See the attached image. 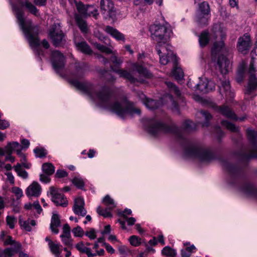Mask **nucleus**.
Returning <instances> with one entry per match:
<instances>
[{
  "mask_svg": "<svg viewBox=\"0 0 257 257\" xmlns=\"http://www.w3.org/2000/svg\"><path fill=\"white\" fill-rule=\"evenodd\" d=\"M76 248L82 253L86 254L88 257H94L95 254H92L91 248L86 246L82 241H80L75 245Z\"/></svg>",
  "mask_w": 257,
  "mask_h": 257,
  "instance_id": "nucleus-25",
  "label": "nucleus"
},
{
  "mask_svg": "<svg viewBox=\"0 0 257 257\" xmlns=\"http://www.w3.org/2000/svg\"><path fill=\"white\" fill-rule=\"evenodd\" d=\"M216 66L215 69L219 71L221 74L222 75L226 74L231 68L230 66L231 65H215Z\"/></svg>",
  "mask_w": 257,
  "mask_h": 257,
  "instance_id": "nucleus-49",
  "label": "nucleus"
},
{
  "mask_svg": "<svg viewBox=\"0 0 257 257\" xmlns=\"http://www.w3.org/2000/svg\"><path fill=\"white\" fill-rule=\"evenodd\" d=\"M14 170L19 177L25 179L28 178V174L25 170L22 168V165L21 164L17 163V164L14 167Z\"/></svg>",
  "mask_w": 257,
  "mask_h": 257,
  "instance_id": "nucleus-38",
  "label": "nucleus"
},
{
  "mask_svg": "<svg viewBox=\"0 0 257 257\" xmlns=\"http://www.w3.org/2000/svg\"><path fill=\"white\" fill-rule=\"evenodd\" d=\"M66 65H52L55 72L63 77L72 76L70 83L89 97L99 106L115 113L118 116L124 118L126 115H140L141 110L136 107L134 104L126 99L119 101L116 95L106 88H102L96 91L94 86L87 81H79L76 78H81L85 73V69L80 65L74 68L66 67Z\"/></svg>",
  "mask_w": 257,
  "mask_h": 257,
  "instance_id": "nucleus-1",
  "label": "nucleus"
},
{
  "mask_svg": "<svg viewBox=\"0 0 257 257\" xmlns=\"http://www.w3.org/2000/svg\"><path fill=\"white\" fill-rule=\"evenodd\" d=\"M10 125L8 121L6 120L0 119V129L5 130Z\"/></svg>",
  "mask_w": 257,
  "mask_h": 257,
  "instance_id": "nucleus-64",
  "label": "nucleus"
},
{
  "mask_svg": "<svg viewBox=\"0 0 257 257\" xmlns=\"http://www.w3.org/2000/svg\"><path fill=\"white\" fill-rule=\"evenodd\" d=\"M85 234L91 240L96 238V231L94 228H91L89 231H86Z\"/></svg>",
  "mask_w": 257,
  "mask_h": 257,
  "instance_id": "nucleus-60",
  "label": "nucleus"
},
{
  "mask_svg": "<svg viewBox=\"0 0 257 257\" xmlns=\"http://www.w3.org/2000/svg\"><path fill=\"white\" fill-rule=\"evenodd\" d=\"M51 60L52 64H60L64 63L65 57L61 52L56 50L52 52Z\"/></svg>",
  "mask_w": 257,
  "mask_h": 257,
  "instance_id": "nucleus-24",
  "label": "nucleus"
},
{
  "mask_svg": "<svg viewBox=\"0 0 257 257\" xmlns=\"http://www.w3.org/2000/svg\"><path fill=\"white\" fill-rule=\"evenodd\" d=\"M184 130L187 132H191L196 129V124L192 121L186 120L183 124Z\"/></svg>",
  "mask_w": 257,
  "mask_h": 257,
  "instance_id": "nucleus-43",
  "label": "nucleus"
},
{
  "mask_svg": "<svg viewBox=\"0 0 257 257\" xmlns=\"http://www.w3.org/2000/svg\"><path fill=\"white\" fill-rule=\"evenodd\" d=\"M75 20L77 24L83 33H87L88 28L86 22L82 19L78 15L75 16Z\"/></svg>",
  "mask_w": 257,
  "mask_h": 257,
  "instance_id": "nucleus-33",
  "label": "nucleus"
},
{
  "mask_svg": "<svg viewBox=\"0 0 257 257\" xmlns=\"http://www.w3.org/2000/svg\"><path fill=\"white\" fill-rule=\"evenodd\" d=\"M94 46L101 52L109 54L112 53V50L110 47H106L103 45L99 44L98 43H94Z\"/></svg>",
  "mask_w": 257,
  "mask_h": 257,
  "instance_id": "nucleus-40",
  "label": "nucleus"
},
{
  "mask_svg": "<svg viewBox=\"0 0 257 257\" xmlns=\"http://www.w3.org/2000/svg\"><path fill=\"white\" fill-rule=\"evenodd\" d=\"M73 184L79 188H82L84 186V181L80 177H75L72 180Z\"/></svg>",
  "mask_w": 257,
  "mask_h": 257,
  "instance_id": "nucleus-56",
  "label": "nucleus"
},
{
  "mask_svg": "<svg viewBox=\"0 0 257 257\" xmlns=\"http://www.w3.org/2000/svg\"><path fill=\"white\" fill-rule=\"evenodd\" d=\"M167 87L170 89L171 92L174 93L178 97L181 96V92L179 89L175 85L173 84L171 82H165Z\"/></svg>",
  "mask_w": 257,
  "mask_h": 257,
  "instance_id": "nucleus-47",
  "label": "nucleus"
},
{
  "mask_svg": "<svg viewBox=\"0 0 257 257\" xmlns=\"http://www.w3.org/2000/svg\"><path fill=\"white\" fill-rule=\"evenodd\" d=\"M19 4L26 8L31 14L35 16L38 15V10L37 9L33 4L28 1L26 0L25 2H22L20 0L19 1Z\"/></svg>",
  "mask_w": 257,
  "mask_h": 257,
  "instance_id": "nucleus-27",
  "label": "nucleus"
},
{
  "mask_svg": "<svg viewBox=\"0 0 257 257\" xmlns=\"http://www.w3.org/2000/svg\"><path fill=\"white\" fill-rule=\"evenodd\" d=\"M149 57L145 53H139L138 56V64L148 63Z\"/></svg>",
  "mask_w": 257,
  "mask_h": 257,
  "instance_id": "nucleus-52",
  "label": "nucleus"
},
{
  "mask_svg": "<svg viewBox=\"0 0 257 257\" xmlns=\"http://www.w3.org/2000/svg\"><path fill=\"white\" fill-rule=\"evenodd\" d=\"M230 60L224 55H219L217 60V64H229Z\"/></svg>",
  "mask_w": 257,
  "mask_h": 257,
  "instance_id": "nucleus-55",
  "label": "nucleus"
},
{
  "mask_svg": "<svg viewBox=\"0 0 257 257\" xmlns=\"http://www.w3.org/2000/svg\"><path fill=\"white\" fill-rule=\"evenodd\" d=\"M4 244L5 246L10 245L12 246L3 250L0 248V257H12L22 250L21 244L16 242L11 236H8L5 240Z\"/></svg>",
  "mask_w": 257,
  "mask_h": 257,
  "instance_id": "nucleus-8",
  "label": "nucleus"
},
{
  "mask_svg": "<svg viewBox=\"0 0 257 257\" xmlns=\"http://www.w3.org/2000/svg\"><path fill=\"white\" fill-rule=\"evenodd\" d=\"M162 253L166 257H175L177 253L175 249L166 246L162 250Z\"/></svg>",
  "mask_w": 257,
  "mask_h": 257,
  "instance_id": "nucleus-39",
  "label": "nucleus"
},
{
  "mask_svg": "<svg viewBox=\"0 0 257 257\" xmlns=\"http://www.w3.org/2000/svg\"><path fill=\"white\" fill-rule=\"evenodd\" d=\"M146 125L148 131L155 137L160 136L167 133H175L177 131V128L175 125L169 126L155 118L148 119Z\"/></svg>",
  "mask_w": 257,
  "mask_h": 257,
  "instance_id": "nucleus-7",
  "label": "nucleus"
},
{
  "mask_svg": "<svg viewBox=\"0 0 257 257\" xmlns=\"http://www.w3.org/2000/svg\"><path fill=\"white\" fill-rule=\"evenodd\" d=\"M223 165L224 168L229 174L230 177L232 179H236L239 172V169L235 165L228 162L224 163Z\"/></svg>",
  "mask_w": 257,
  "mask_h": 257,
  "instance_id": "nucleus-22",
  "label": "nucleus"
},
{
  "mask_svg": "<svg viewBox=\"0 0 257 257\" xmlns=\"http://www.w3.org/2000/svg\"><path fill=\"white\" fill-rule=\"evenodd\" d=\"M241 191L245 194L249 195H255L256 190L251 184H245L241 188Z\"/></svg>",
  "mask_w": 257,
  "mask_h": 257,
  "instance_id": "nucleus-30",
  "label": "nucleus"
},
{
  "mask_svg": "<svg viewBox=\"0 0 257 257\" xmlns=\"http://www.w3.org/2000/svg\"><path fill=\"white\" fill-rule=\"evenodd\" d=\"M49 194L51 196L52 201L57 206L66 207L68 205V201L63 194L60 193L54 187H51L49 189Z\"/></svg>",
  "mask_w": 257,
  "mask_h": 257,
  "instance_id": "nucleus-11",
  "label": "nucleus"
},
{
  "mask_svg": "<svg viewBox=\"0 0 257 257\" xmlns=\"http://www.w3.org/2000/svg\"><path fill=\"white\" fill-rule=\"evenodd\" d=\"M41 192V188L40 185L36 182H33L28 186L26 191V195L30 197H38Z\"/></svg>",
  "mask_w": 257,
  "mask_h": 257,
  "instance_id": "nucleus-19",
  "label": "nucleus"
},
{
  "mask_svg": "<svg viewBox=\"0 0 257 257\" xmlns=\"http://www.w3.org/2000/svg\"><path fill=\"white\" fill-rule=\"evenodd\" d=\"M164 99L169 100V102L171 103V108L172 110L176 111L178 113H179L178 105L177 103L174 100L173 96L171 95H167L164 97Z\"/></svg>",
  "mask_w": 257,
  "mask_h": 257,
  "instance_id": "nucleus-46",
  "label": "nucleus"
},
{
  "mask_svg": "<svg viewBox=\"0 0 257 257\" xmlns=\"http://www.w3.org/2000/svg\"><path fill=\"white\" fill-rule=\"evenodd\" d=\"M100 9L103 14L107 15L110 18L115 16V10L111 0H101Z\"/></svg>",
  "mask_w": 257,
  "mask_h": 257,
  "instance_id": "nucleus-12",
  "label": "nucleus"
},
{
  "mask_svg": "<svg viewBox=\"0 0 257 257\" xmlns=\"http://www.w3.org/2000/svg\"><path fill=\"white\" fill-rule=\"evenodd\" d=\"M77 49L86 54H91L92 51L85 42H81L76 44Z\"/></svg>",
  "mask_w": 257,
  "mask_h": 257,
  "instance_id": "nucleus-29",
  "label": "nucleus"
},
{
  "mask_svg": "<svg viewBox=\"0 0 257 257\" xmlns=\"http://www.w3.org/2000/svg\"><path fill=\"white\" fill-rule=\"evenodd\" d=\"M76 8L78 12L82 15L83 16L85 17V10L86 9V6L81 3H76Z\"/></svg>",
  "mask_w": 257,
  "mask_h": 257,
  "instance_id": "nucleus-57",
  "label": "nucleus"
},
{
  "mask_svg": "<svg viewBox=\"0 0 257 257\" xmlns=\"http://www.w3.org/2000/svg\"><path fill=\"white\" fill-rule=\"evenodd\" d=\"M139 97L142 100L143 103L149 109H154L159 107L162 103V101H156L153 99H149L143 92L138 93Z\"/></svg>",
  "mask_w": 257,
  "mask_h": 257,
  "instance_id": "nucleus-15",
  "label": "nucleus"
},
{
  "mask_svg": "<svg viewBox=\"0 0 257 257\" xmlns=\"http://www.w3.org/2000/svg\"><path fill=\"white\" fill-rule=\"evenodd\" d=\"M112 56L110 57L111 61L114 64H120L122 63V60L121 58L118 57L117 53L116 51H113L111 53Z\"/></svg>",
  "mask_w": 257,
  "mask_h": 257,
  "instance_id": "nucleus-48",
  "label": "nucleus"
},
{
  "mask_svg": "<svg viewBox=\"0 0 257 257\" xmlns=\"http://www.w3.org/2000/svg\"><path fill=\"white\" fill-rule=\"evenodd\" d=\"M102 203L108 209L112 210L115 207V204L113 199L109 195H106L102 200Z\"/></svg>",
  "mask_w": 257,
  "mask_h": 257,
  "instance_id": "nucleus-32",
  "label": "nucleus"
},
{
  "mask_svg": "<svg viewBox=\"0 0 257 257\" xmlns=\"http://www.w3.org/2000/svg\"><path fill=\"white\" fill-rule=\"evenodd\" d=\"M199 79L200 82L196 85L197 89L204 93H206L215 88V86L211 81H209L206 79L203 81L201 77H200Z\"/></svg>",
  "mask_w": 257,
  "mask_h": 257,
  "instance_id": "nucleus-18",
  "label": "nucleus"
},
{
  "mask_svg": "<svg viewBox=\"0 0 257 257\" xmlns=\"http://www.w3.org/2000/svg\"><path fill=\"white\" fill-rule=\"evenodd\" d=\"M129 241L131 245L137 246L141 244V239L136 235H132L129 238Z\"/></svg>",
  "mask_w": 257,
  "mask_h": 257,
  "instance_id": "nucleus-51",
  "label": "nucleus"
},
{
  "mask_svg": "<svg viewBox=\"0 0 257 257\" xmlns=\"http://www.w3.org/2000/svg\"><path fill=\"white\" fill-rule=\"evenodd\" d=\"M99 14L95 7L93 6H87L85 10V17L92 16L95 19H97Z\"/></svg>",
  "mask_w": 257,
  "mask_h": 257,
  "instance_id": "nucleus-35",
  "label": "nucleus"
},
{
  "mask_svg": "<svg viewBox=\"0 0 257 257\" xmlns=\"http://www.w3.org/2000/svg\"><path fill=\"white\" fill-rule=\"evenodd\" d=\"M7 225L11 229L15 227V224L17 222V219L12 216H8L6 218Z\"/></svg>",
  "mask_w": 257,
  "mask_h": 257,
  "instance_id": "nucleus-54",
  "label": "nucleus"
},
{
  "mask_svg": "<svg viewBox=\"0 0 257 257\" xmlns=\"http://www.w3.org/2000/svg\"><path fill=\"white\" fill-rule=\"evenodd\" d=\"M118 65H113L111 67L112 71L118 74L120 77H124L130 80V82H135L134 78L131 75L130 72L128 71L120 69L118 67L114 68V67L117 66Z\"/></svg>",
  "mask_w": 257,
  "mask_h": 257,
  "instance_id": "nucleus-23",
  "label": "nucleus"
},
{
  "mask_svg": "<svg viewBox=\"0 0 257 257\" xmlns=\"http://www.w3.org/2000/svg\"><path fill=\"white\" fill-rule=\"evenodd\" d=\"M221 124L223 126L226 127L228 130L232 132H237L238 128L234 124L228 122L227 120H223L221 121Z\"/></svg>",
  "mask_w": 257,
  "mask_h": 257,
  "instance_id": "nucleus-45",
  "label": "nucleus"
},
{
  "mask_svg": "<svg viewBox=\"0 0 257 257\" xmlns=\"http://www.w3.org/2000/svg\"><path fill=\"white\" fill-rule=\"evenodd\" d=\"M55 175L57 178H61L66 177L68 175V173L65 170H58Z\"/></svg>",
  "mask_w": 257,
  "mask_h": 257,
  "instance_id": "nucleus-63",
  "label": "nucleus"
},
{
  "mask_svg": "<svg viewBox=\"0 0 257 257\" xmlns=\"http://www.w3.org/2000/svg\"><path fill=\"white\" fill-rule=\"evenodd\" d=\"M72 231L74 235L76 237H82L84 234L83 229L78 225L74 228Z\"/></svg>",
  "mask_w": 257,
  "mask_h": 257,
  "instance_id": "nucleus-53",
  "label": "nucleus"
},
{
  "mask_svg": "<svg viewBox=\"0 0 257 257\" xmlns=\"http://www.w3.org/2000/svg\"><path fill=\"white\" fill-rule=\"evenodd\" d=\"M199 117L204 119L205 121L202 122L203 126H208L209 125V121L211 119L212 115L208 112L206 111H201L198 113Z\"/></svg>",
  "mask_w": 257,
  "mask_h": 257,
  "instance_id": "nucleus-31",
  "label": "nucleus"
},
{
  "mask_svg": "<svg viewBox=\"0 0 257 257\" xmlns=\"http://www.w3.org/2000/svg\"><path fill=\"white\" fill-rule=\"evenodd\" d=\"M105 31L112 36L117 41H122L125 42V36L118 31L117 29L109 26H107L104 29Z\"/></svg>",
  "mask_w": 257,
  "mask_h": 257,
  "instance_id": "nucleus-20",
  "label": "nucleus"
},
{
  "mask_svg": "<svg viewBox=\"0 0 257 257\" xmlns=\"http://www.w3.org/2000/svg\"><path fill=\"white\" fill-rule=\"evenodd\" d=\"M34 152L37 157L42 158L46 155V150L44 149L36 148Z\"/></svg>",
  "mask_w": 257,
  "mask_h": 257,
  "instance_id": "nucleus-59",
  "label": "nucleus"
},
{
  "mask_svg": "<svg viewBox=\"0 0 257 257\" xmlns=\"http://www.w3.org/2000/svg\"><path fill=\"white\" fill-rule=\"evenodd\" d=\"M216 110L225 117L229 118L234 120H243V118L237 117L232 110L225 104H224L222 106H217L216 107Z\"/></svg>",
  "mask_w": 257,
  "mask_h": 257,
  "instance_id": "nucleus-16",
  "label": "nucleus"
},
{
  "mask_svg": "<svg viewBox=\"0 0 257 257\" xmlns=\"http://www.w3.org/2000/svg\"><path fill=\"white\" fill-rule=\"evenodd\" d=\"M13 9L15 12L17 21L23 30L30 46L35 51L39 49L40 42L37 37L38 29L33 27L30 20L24 18V13L17 6L13 5Z\"/></svg>",
  "mask_w": 257,
  "mask_h": 257,
  "instance_id": "nucleus-4",
  "label": "nucleus"
},
{
  "mask_svg": "<svg viewBox=\"0 0 257 257\" xmlns=\"http://www.w3.org/2000/svg\"><path fill=\"white\" fill-rule=\"evenodd\" d=\"M12 192L15 194L17 199H19L23 196L22 190L18 187H14L12 188Z\"/></svg>",
  "mask_w": 257,
  "mask_h": 257,
  "instance_id": "nucleus-58",
  "label": "nucleus"
},
{
  "mask_svg": "<svg viewBox=\"0 0 257 257\" xmlns=\"http://www.w3.org/2000/svg\"><path fill=\"white\" fill-rule=\"evenodd\" d=\"M250 46V39L249 36L245 34L238 40L237 48L238 51L242 53H246Z\"/></svg>",
  "mask_w": 257,
  "mask_h": 257,
  "instance_id": "nucleus-14",
  "label": "nucleus"
},
{
  "mask_svg": "<svg viewBox=\"0 0 257 257\" xmlns=\"http://www.w3.org/2000/svg\"><path fill=\"white\" fill-rule=\"evenodd\" d=\"M219 91L222 96L224 95L226 97L230 98L233 96V93L231 90L230 83L228 81H222L221 85L219 86Z\"/></svg>",
  "mask_w": 257,
  "mask_h": 257,
  "instance_id": "nucleus-21",
  "label": "nucleus"
},
{
  "mask_svg": "<svg viewBox=\"0 0 257 257\" xmlns=\"http://www.w3.org/2000/svg\"><path fill=\"white\" fill-rule=\"evenodd\" d=\"M63 243L66 246L72 247V240L71 235H60Z\"/></svg>",
  "mask_w": 257,
  "mask_h": 257,
  "instance_id": "nucleus-50",
  "label": "nucleus"
},
{
  "mask_svg": "<svg viewBox=\"0 0 257 257\" xmlns=\"http://www.w3.org/2000/svg\"><path fill=\"white\" fill-rule=\"evenodd\" d=\"M42 169L44 173L51 175L55 171V167L51 163H46L43 164Z\"/></svg>",
  "mask_w": 257,
  "mask_h": 257,
  "instance_id": "nucleus-37",
  "label": "nucleus"
},
{
  "mask_svg": "<svg viewBox=\"0 0 257 257\" xmlns=\"http://www.w3.org/2000/svg\"><path fill=\"white\" fill-rule=\"evenodd\" d=\"M60 224V220L59 216L57 213H53L51 218V222L50 224V228L51 231L55 234L59 232V230L57 227Z\"/></svg>",
  "mask_w": 257,
  "mask_h": 257,
  "instance_id": "nucleus-26",
  "label": "nucleus"
},
{
  "mask_svg": "<svg viewBox=\"0 0 257 257\" xmlns=\"http://www.w3.org/2000/svg\"><path fill=\"white\" fill-rule=\"evenodd\" d=\"M51 244L49 245L50 251L52 253L55 254L56 256H58L60 253V245L59 244L55 243L54 242H50Z\"/></svg>",
  "mask_w": 257,
  "mask_h": 257,
  "instance_id": "nucleus-42",
  "label": "nucleus"
},
{
  "mask_svg": "<svg viewBox=\"0 0 257 257\" xmlns=\"http://www.w3.org/2000/svg\"><path fill=\"white\" fill-rule=\"evenodd\" d=\"M184 154L187 157L195 158L202 162L210 161L214 157L209 149L198 145H188L185 148Z\"/></svg>",
  "mask_w": 257,
  "mask_h": 257,
  "instance_id": "nucleus-6",
  "label": "nucleus"
},
{
  "mask_svg": "<svg viewBox=\"0 0 257 257\" xmlns=\"http://www.w3.org/2000/svg\"><path fill=\"white\" fill-rule=\"evenodd\" d=\"M49 36L55 46H60L64 41V35L59 23L55 24L50 28Z\"/></svg>",
  "mask_w": 257,
  "mask_h": 257,
  "instance_id": "nucleus-10",
  "label": "nucleus"
},
{
  "mask_svg": "<svg viewBox=\"0 0 257 257\" xmlns=\"http://www.w3.org/2000/svg\"><path fill=\"white\" fill-rule=\"evenodd\" d=\"M209 14L198 13L196 16V21L201 25L207 24L209 19Z\"/></svg>",
  "mask_w": 257,
  "mask_h": 257,
  "instance_id": "nucleus-28",
  "label": "nucleus"
},
{
  "mask_svg": "<svg viewBox=\"0 0 257 257\" xmlns=\"http://www.w3.org/2000/svg\"><path fill=\"white\" fill-rule=\"evenodd\" d=\"M247 133L248 140L254 146V148L251 151L248 157L257 158V146L256 144L257 141V132L248 129Z\"/></svg>",
  "mask_w": 257,
  "mask_h": 257,
  "instance_id": "nucleus-17",
  "label": "nucleus"
},
{
  "mask_svg": "<svg viewBox=\"0 0 257 257\" xmlns=\"http://www.w3.org/2000/svg\"><path fill=\"white\" fill-rule=\"evenodd\" d=\"M19 223L21 227L28 231H30L32 230L31 225L35 226L36 222L34 220H28L27 221H22L21 219L19 220Z\"/></svg>",
  "mask_w": 257,
  "mask_h": 257,
  "instance_id": "nucleus-34",
  "label": "nucleus"
},
{
  "mask_svg": "<svg viewBox=\"0 0 257 257\" xmlns=\"http://www.w3.org/2000/svg\"><path fill=\"white\" fill-rule=\"evenodd\" d=\"M172 75L178 80H181L184 77V72L182 69L177 65L174 67L172 72Z\"/></svg>",
  "mask_w": 257,
  "mask_h": 257,
  "instance_id": "nucleus-36",
  "label": "nucleus"
},
{
  "mask_svg": "<svg viewBox=\"0 0 257 257\" xmlns=\"http://www.w3.org/2000/svg\"><path fill=\"white\" fill-rule=\"evenodd\" d=\"M198 13L210 14V8L207 2L203 1L199 4V10Z\"/></svg>",
  "mask_w": 257,
  "mask_h": 257,
  "instance_id": "nucleus-41",
  "label": "nucleus"
},
{
  "mask_svg": "<svg viewBox=\"0 0 257 257\" xmlns=\"http://www.w3.org/2000/svg\"><path fill=\"white\" fill-rule=\"evenodd\" d=\"M224 36L225 34L219 24H215L213 26L210 34L206 31H204L199 36V42L201 47L206 46L210 40L213 42V46L211 50V59L213 63L216 62L217 54L223 51L224 49L223 41Z\"/></svg>",
  "mask_w": 257,
  "mask_h": 257,
  "instance_id": "nucleus-3",
  "label": "nucleus"
},
{
  "mask_svg": "<svg viewBox=\"0 0 257 257\" xmlns=\"http://www.w3.org/2000/svg\"><path fill=\"white\" fill-rule=\"evenodd\" d=\"M110 210L108 209L107 207L105 209H103L100 206H98L96 209L97 213L104 217L112 216V214Z\"/></svg>",
  "mask_w": 257,
  "mask_h": 257,
  "instance_id": "nucleus-44",
  "label": "nucleus"
},
{
  "mask_svg": "<svg viewBox=\"0 0 257 257\" xmlns=\"http://www.w3.org/2000/svg\"><path fill=\"white\" fill-rule=\"evenodd\" d=\"M84 201L82 198L78 197L75 199L72 210L74 213L77 215L84 217L87 213L84 208Z\"/></svg>",
  "mask_w": 257,
  "mask_h": 257,
  "instance_id": "nucleus-13",
  "label": "nucleus"
},
{
  "mask_svg": "<svg viewBox=\"0 0 257 257\" xmlns=\"http://www.w3.org/2000/svg\"><path fill=\"white\" fill-rule=\"evenodd\" d=\"M61 235H71L70 228L67 223L64 225L63 228V233Z\"/></svg>",
  "mask_w": 257,
  "mask_h": 257,
  "instance_id": "nucleus-62",
  "label": "nucleus"
},
{
  "mask_svg": "<svg viewBox=\"0 0 257 257\" xmlns=\"http://www.w3.org/2000/svg\"><path fill=\"white\" fill-rule=\"evenodd\" d=\"M21 146L17 142L9 143L5 148H0V156L6 155V161H9L12 163L15 162V159L11 155L13 151H16L17 154H21Z\"/></svg>",
  "mask_w": 257,
  "mask_h": 257,
  "instance_id": "nucleus-9",
  "label": "nucleus"
},
{
  "mask_svg": "<svg viewBox=\"0 0 257 257\" xmlns=\"http://www.w3.org/2000/svg\"><path fill=\"white\" fill-rule=\"evenodd\" d=\"M118 251L121 254H127L130 253V250L124 245H120L118 247Z\"/></svg>",
  "mask_w": 257,
  "mask_h": 257,
  "instance_id": "nucleus-61",
  "label": "nucleus"
},
{
  "mask_svg": "<svg viewBox=\"0 0 257 257\" xmlns=\"http://www.w3.org/2000/svg\"><path fill=\"white\" fill-rule=\"evenodd\" d=\"M149 31L152 38L157 42L156 49L161 64H178V58L173 52L172 47L167 43L171 34L170 29L166 25L153 24L150 26Z\"/></svg>",
  "mask_w": 257,
  "mask_h": 257,
  "instance_id": "nucleus-2",
  "label": "nucleus"
},
{
  "mask_svg": "<svg viewBox=\"0 0 257 257\" xmlns=\"http://www.w3.org/2000/svg\"><path fill=\"white\" fill-rule=\"evenodd\" d=\"M256 70L257 69L254 65H239L237 68L236 80L238 83L243 80L247 74L249 75L247 93L257 88V78L255 75Z\"/></svg>",
  "mask_w": 257,
  "mask_h": 257,
  "instance_id": "nucleus-5",
  "label": "nucleus"
}]
</instances>
